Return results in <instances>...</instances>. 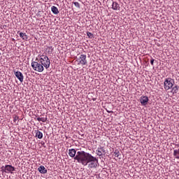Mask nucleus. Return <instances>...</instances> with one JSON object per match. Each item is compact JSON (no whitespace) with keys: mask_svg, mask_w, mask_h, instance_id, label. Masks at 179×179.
I'll return each instance as SVG.
<instances>
[{"mask_svg":"<svg viewBox=\"0 0 179 179\" xmlns=\"http://www.w3.org/2000/svg\"><path fill=\"white\" fill-rule=\"evenodd\" d=\"M19 34L20 37L24 41H27V40H29V36L26 34V33L20 32Z\"/></svg>","mask_w":179,"mask_h":179,"instance_id":"9b49d317","label":"nucleus"},{"mask_svg":"<svg viewBox=\"0 0 179 179\" xmlns=\"http://www.w3.org/2000/svg\"><path fill=\"white\" fill-rule=\"evenodd\" d=\"M0 55H1V52H0Z\"/></svg>","mask_w":179,"mask_h":179,"instance_id":"b1692460","label":"nucleus"},{"mask_svg":"<svg viewBox=\"0 0 179 179\" xmlns=\"http://www.w3.org/2000/svg\"><path fill=\"white\" fill-rule=\"evenodd\" d=\"M108 113H113V111H108Z\"/></svg>","mask_w":179,"mask_h":179,"instance_id":"5701e85b","label":"nucleus"},{"mask_svg":"<svg viewBox=\"0 0 179 179\" xmlns=\"http://www.w3.org/2000/svg\"><path fill=\"white\" fill-rule=\"evenodd\" d=\"M3 169L4 173H12V171H15V166H12V165H6L4 167L2 166Z\"/></svg>","mask_w":179,"mask_h":179,"instance_id":"0eeeda50","label":"nucleus"},{"mask_svg":"<svg viewBox=\"0 0 179 179\" xmlns=\"http://www.w3.org/2000/svg\"><path fill=\"white\" fill-rule=\"evenodd\" d=\"M17 120H19V117L15 115V116L13 117V122H16V121H17Z\"/></svg>","mask_w":179,"mask_h":179,"instance_id":"aec40b11","label":"nucleus"},{"mask_svg":"<svg viewBox=\"0 0 179 179\" xmlns=\"http://www.w3.org/2000/svg\"><path fill=\"white\" fill-rule=\"evenodd\" d=\"M51 10L54 15H58L59 13V10H58V8H57L55 6H52L51 7Z\"/></svg>","mask_w":179,"mask_h":179,"instance_id":"ddd939ff","label":"nucleus"},{"mask_svg":"<svg viewBox=\"0 0 179 179\" xmlns=\"http://www.w3.org/2000/svg\"><path fill=\"white\" fill-rule=\"evenodd\" d=\"M14 75L20 80L21 83H23V80L24 79V76H23V73L19 71L14 70Z\"/></svg>","mask_w":179,"mask_h":179,"instance_id":"39448f33","label":"nucleus"},{"mask_svg":"<svg viewBox=\"0 0 179 179\" xmlns=\"http://www.w3.org/2000/svg\"><path fill=\"white\" fill-rule=\"evenodd\" d=\"M96 153L97 156L101 157L103 155H106V150H104V148L99 147L96 150Z\"/></svg>","mask_w":179,"mask_h":179,"instance_id":"1a4fd4ad","label":"nucleus"},{"mask_svg":"<svg viewBox=\"0 0 179 179\" xmlns=\"http://www.w3.org/2000/svg\"><path fill=\"white\" fill-rule=\"evenodd\" d=\"M38 171H39L41 174H46L47 169L44 166L41 165L40 167L38 168Z\"/></svg>","mask_w":179,"mask_h":179,"instance_id":"9d476101","label":"nucleus"},{"mask_svg":"<svg viewBox=\"0 0 179 179\" xmlns=\"http://www.w3.org/2000/svg\"><path fill=\"white\" fill-rule=\"evenodd\" d=\"M178 85L172 87L171 93H173V94H177V93H178Z\"/></svg>","mask_w":179,"mask_h":179,"instance_id":"2eb2a0df","label":"nucleus"},{"mask_svg":"<svg viewBox=\"0 0 179 179\" xmlns=\"http://www.w3.org/2000/svg\"><path fill=\"white\" fill-rule=\"evenodd\" d=\"M120 4H118V3L117 2H113L112 4V9H113V10H120Z\"/></svg>","mask_w":179,"mask_h":179,"instance_id":"f8f14e48","label":"nucleus"},{"mask_svg":"<svg viewBox=\"0 0 179 179\" xmlns=\"http://www.w3.org/2000/svg\"><path fill=\"white\" fill-rule=\"evenodd\" d=\"M31 67L34 71L36 72H43L44 71V66L37 60L31 62Z\"/></svg>","mask_w":179,"mask_h":179,"instance_id":"7ed1b4c3","label":"nucleus"},{"mask_svg":"<svg viewBox=\"0 0 179 179\" xmlns=\"http://www.w3.org/2000/svg\"><path fill=\"white\" fill-rule=\"evenodd\" d=\"M36 121L39 122H47V116L45 117H38L36 118Z\"/></svg>","mask_w":179,"mask_h":179,"instance_id":"dca6fc26","label":"nucleus"},{"mask_svg":"<svg viewBox=\"0 0 179 179\" xmlns=\"http://www.w3.org/2000/svg\"><path fill=\"white\" fill-rule=\"evenodd\" d=\"M174 86V80L171 78H167L164 82V89L165 90H170Z\"/></svg>","mask_w":179,"mask_h":179,"instance_id":"20e7f679","label":"nucleus"},{"mask_svg":"<svg viewBox=\"0 0 179 179\" xmlns=\"http://www.w3.org/2000/svg\"><path fill=\"white\" fill-rule=\"evenodd\" d=\"M78 62L81 65H87V60L86 59V55H80L77 59Z\"/></svg>","mask_w":179,"mask_h":179,"instance_id":"423d86ee","label":"nucleus"},{"mask_svg":"<svg viewBox=\"0 0 179 179\" xmlns=\"http://www.w3.org/2000/svg\"><path fill=\"white\" fill-rule=\"evenodd\" d=\"M36 61L41 63L43 68H45V69H48V68H50V62L48 55L44 54H39L36 57Z\"/></svg>","mask_w":179,"mask_h":179,"instance_id":"f03ea898","label":"nucleus"},{"mask_svg":"<svg viewBox=\"0 0 179 179\" xmlns=\"http://www.w3.org/2000/svg\"><path fill=\"white\" fill-rule=\"evenodd\" d=\"M115 157H118L119 159H121L120 156H121V154L120 153V151L118 150H115L114 152Z\"/></svg>","mask_w":179,"mask_h":179,"instance_id":"a211bd4d","label":"nucleus"},{"mask_svg":"<svg viewBox=\"0 0 179 179\" xmlns=\"http://www.w3.org/2000/svg\"><path fill=\"white\" fill-rule=\"evenodd\" d=\"M69 155L70 157H74V160H77L78 163L83 166H88V169H96L99 164L97 158L85 151H78L76 153V150L69 149Z\"/></svg>","mask_w":179,"mask_h":179,"instance_id":"f257e3e1","label":"nucleus"},{"mask_svg":"<svg viewBox=\"0 0 179 179\" xmlns=\"http://www.w3.org/2000/svg\"><path fill=\"white\" fill-rule=\"evenodd\" d=\"M154 63H155V59H151L150 60L151 65H153Z\"/></svg>","mask_w":179,"mask_h":179,"instance_id":"4be33fe9","label":"nucleus"},{"mask_svg":"<svg viewBox=\"0 0 179 179\" xmlns=\"http://www.w3.org/2000/svg\"><path fill=\"white\" fill-rule=\"evenodd\" d=\"M87 35L88 36V37L91 38L93 37V34H92L91 32H87Z\"/></svg>","mask_w":179,"mask_h":179,"instance_id":"412c9836","label":"nucleus"},{"mask_svg":"<svg viewBox=\"0 0 179 179\" xmlns=\"http://www.w3.org/2000/svg\"><path fill=\"white\" fill-rule=\"evenodd\" d=\"M173 156L176 159H179V148L173 150Z\"/></svg>","mask_w":179,"mask_h":179,"instance_id":"f3484780","label":"nucleus"},{"mask_svg":"<svg viewBox=\"0 0 179 179\" xmlns=\"http://www.w3.org/2000/svg\"><path fill=\"white\" fill-rule=\"evenodd\" d=\"M149 101V98L146 96H142L140 98V103L141 106H146Z\"/></svg>","mask_w":179,"mask_h":179,"instance_id":"6e6552de","label":"nucleus"},{"mask_svg":"<svg viewBox=\"0 0 179 179\" xmlns=\"http://www.w3.org/2000/svg\"><path fill=\"white\" fill-rule=\"evenodd\" d=\"M36 137L38 139H43V132L40 131L39 130H36Z\"/></svg>","mask_w":179,"mask_h":179,"instance_id":"4468645a","label":"nucleus"},{"mask_svg":"<svg viewBox=\"0 0 179 179\" xmlns=\"http://www.w3.org/2000/svg\"><path fill=\"white\" fill-rule=\"evenodd\" d=\"M73 3L76 8H78V9L80 8V3H79V2L76 1V2H73Z\"/></svg>","mask_w":179,"mask_h":179,"instance_id":"6ab92c4d","label":"nucleus"}]
</instances>
